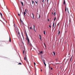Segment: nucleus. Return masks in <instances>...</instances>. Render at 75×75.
<instances>
[{"label":"nucleus","mask_w":75,"mask_h":75,"mask_svg":"<svg viewBox=\"0 0 75 75\" xmlns=\"http://www.w3.org/2000/svg\"><path fill=\"white\" fill-rule=\"evenodd\" d=\"M21 4H22L23 6L24 4H23V2H22L21 1Z\"/></svg>","instance_id":"nucleus-8"},{"label":"nucleus","mask_w":75,"mask_h":75,"mask_svg":"<svg viewBox=\"0 0 75 75\" xmlns=\"http://www.w3.org/2000/svg\"><path fill=\"white\" fill-rule=\"evenodd\" d=\"M32 15L33 16V19H34V20L35 18H34V14H33V13H32Z\"/></svg>","instance_id":"nucleus-9"},{"label":"nucleus","mask_w":75,"mask_h":75,"mask_svg":"<svg viewBox=\"0 0 75 75\" xmlns=\"http://www.w3.org/2000/svg\"><path fill=\"white\" fill-rule=\"evenodd\" d=\"M44 35L45 34V30L44 31Z\"/></svg>","instance_id":"nucleus-22"},{"label":"nucleus","mask_w":75,"mask_h":75,"mask_svg":"<svg viewBox=\"0 0 75 75\" xmlns=\"http://www.w3.org/2000/svg\"><path fill=\"white\" fill-rule=\"evenodd\" d=\"M9 42H11V39L10 38V37L9 38Z\"/></svg>","instance_id":"nucleus-14"},{"label":"nucleus","mask_w":75,"mask_h":75,"mask_svg":"<svg viewBox=\"0 0 75 75\" xmlns=\"http://www.w3.org/2000/svg\"><path fill=\"white\" fill-rule=\"evenodd\" d=\"M3 20H4V21H6V19H5V18H3Z\"/></svg>","instance_id":"nucleus-17"},{"label":"nucleus","mask_w":75,"mask_h":75,"mask_svg":"<svg viewBox=\"0 0 75 75\" xmlns=\"http://www.w3.org/2000/svg\"><path fill=\"white\" fill-rule=\"evenodd\" d=\"M52 13V14H53V13Z\"/></svg>","instance_id":"nucleus-52"},{"label":"nucleus","mask_w":75,"mask_h":75,"mask_svg":"<svg viewBox=\"0 0 75 75\" xmlns=\"http://www.w3.org/2000/svg\"><path fill=\"white\" fill-rule=\"evenodd\" d=\"M22 35V37H23V40H24V36L23 35Z\"/></svg>","instance_id":"nucleus-13"},{"label":"nucleus","mask_w":75,"mask_h":75,"mask_svg":"<svg viewBox=\"0 0 75 75\" xmlns=\"http://www.w3.org/2000/svg\"><path fill=\"white\" fill-rule=\"evenodd\" d=\"M39 35L40 37V39L41 40V35Z\"/></svg>","instance_id":"nucleus-16"},{"label":"nucleus","mask_w":75,"mask_h":75,"mask_svg":"<svg viewBox=\"0 0 75 75\" xmlns=\"http://www.w3.org/2000/svg\"><path fill=\"white\" fill-rule=\"evenodd\" d=\"M56 61H57V59H56Z\"/></svg>","instance_id":"nucleus-45"},{"label":"nucleus","mask_w":75,"mask_h":75,"mask_svg":"<svg viewBox=\"0 0 75 75\" xmlns=\"http://www.w3.org/2000/svg\"><path fill=\"white\" fill-rule=\"evenodd\" d=\"M40 54H41L42 53V51H41V52H40Z\"/></svg>","instance_id":"nucleus-25"},{"label":"nucleus","mask_w":75,"mask_h":75,"mask_svg":"<svg viewBox=\"0 0 75 75\" xmlns=\"http://www.w3.org/2000/svg\"><path fill=\"white\" fill-rule=\"evenodd\" d=\"M49 27H50V28H51V25H50L49 26Z\"/></svg>","instance_id":"nucleus-27"},{"label":"nucleus","mask_w":75,"mask_h":75,"mask_svg":"<svg viewBox=\"0 0 75 75\" xmlns=\"http://www.w3.org/2000/svg\"><path fill=\"white\" fill-rule=\"evenodd\" d=\"M24 33L26 37H27V32H26V31H25Z\"/></svg>","instance_id":"nucleus-6"},{"label":"nucleus","mask_w":75,"mask_h":75,"mask_svg":"<svg viewBox=\"0 0 75 75\" xmlns=\"http://www.w3.org/2000/svg\"><path fill=\"white\" fill-rule=\"evenodd\" d=\"M47 2L48 3V0H47Z\"/></svg>","instance_id":"nucleus-43"},{"label":"nucleus","mask_w":75,"mask_h":75,"mask_svg":"<svg viewBox=\"0 0 75 75\" xmlns=\"http://www.w3.org/2000/svg\"><path fill=\"white\" fill-rule=\"evenodd\" d=\"M44 45L45 47H46V45H45V43H44Z\"/></svg>","instance_id":"nucleus-24"},{"label":"nucleus","mask_w":75,"mask_h":75,"mask_svg":"<svg viewBox=\"0 0 75 75\" xmlns=\"http://www.w3.org/2000/svg\"><path fill=\"white\" fill-rule=\"evenodd\" d=\"M53 54H54V55H55V52H53Z\"/></svg>","instance_id":"nucleus-19"},{"label":"nucleus","mask_w":75,"mask_h":75,"mask_svg":"<svg viewBox=\"0 0 75 75\" xmlns=\"http://www.w3.org/2000/svg\"><path fill=\"white\" fill-rule=\"evenodd\" d=\"M20 14H19V13H18V16H20Z\"/></svg>","instance_id":"nucleus-33"},{"label":"nucleus","mask_w":75,"mask_h":75,"mask_svg":"<svg viewBox=\"0 0 75 75\" xmlns=\"http://www.w3.org/2000/svg\"><path fill=\"white\" fill-rule=\"evenodd\" d=\"M64 4H65V0H64V1L63 3Z\"/></svg>","instance_id":"nucleus-12"},{"label":"nucleus","mask_w":75,"mask_h":75,"mask_svg":"<svg viewBox=\"0 0 75 75\" xmlns=\"http://www.w3.org/2000/svg\"><path fill=\"white\" fill-rule=\"evenodd\" d=\"M65 11H67V8H65Z\"/></svg>","instance_id":"nucleus-36"},{"label":"nucleus","mask_w":75,"mask_h":75,"mask_svg":"<svg viewBox=\"0 0 75 75\" xmlns=\"http://www.w3.org/2000/svg\"><path fill=\"white\" fill-rule=\"evenodd\" d=\"M59 24H60V22H59V23L57 24V26H59Z\"/></svg>","instance_id":"nucleus-10"},{"label":"nucleus","mask_w":75,"mask_h":75,"mask_svg":"<svg viewBox=\"0 0 75 75\" xmlns=\"http://www.w3.org/2000/svg\"><path fill=\"white\" fill-rule=\"evenodd\" d=\"M24 60L26 61H27V56L26 55L24 58Z\"/></svg>","instance_id":"nucleus-3"},{"label":"nucleus","mask_w":75,"mask_h":75,"mask_svg":"<svg viewBox=\"0 0 75 75\" xmlns=\"http://www.w3.org/2000/svg\"><path fill=\"white\" fill-rule=\"evenodd\" d=\"M44 64H45V66L46 67V64H45V63H44Z\"/></svg>","instance_id":"nucleus-23"},{"label":"nucleus","mask_w":75,"mask_h":75,"mask_svg":"<svg viewBox=\"0 0 75 75\" xmlns=\"http://www.w3.org/2000/svg\"><path fill=\"white\" fill-rule=\"evenodd\" d=\"M35 2L36 4H38V3H37V2L36 1H35Z\"/></svg>","instance_id":"nucleus-32"},{"label":"nucleus","mask_w":75,"mask_h":75,"mask_svg":"<svg viewBox=\"0 0 75 75\" xmlns=\"http://www.w3.org/2000/svg\"><path fill=\"white\" fill-rule=\"evenodd\" d=\"M55 20H56V17H54V21H55Z\"/></svg>","instance_id":"nucleus-21"},{"label":"nucleus","mask_w":75,"mask_h":75,"mask_svg":"<svg viewBox=\"0 0 75 75\" xmlns=\"http://www.w3.org/2000/svg\"><path fill=\"white\" fill-rule=\"evenodd\" d=\"M36 17L37 18H38V19H39V18H40V14L37 13L36 14Z\"/></svg>","instance_id":"nucleus-2"},{"label":"nucleus","mask_w":75,"mask_h":75,"mask_svg":"<svg viewBox=\"0 0 75 75\" xmlns=\"http://www.w3.org/2000/svg\"><path fill=\"white\" fill-rule=\"evenodd\" d=\"M56 26V24H55L54 28Z\"/></svg>","instance_id":"nucleus-38"},{"label":"nucleus","mask_w":75,"mask_h":75,"mask_svg":"<svg viewBox=\"0 0 75 75\" xmlns=\"http://www.w3.org/2000/svg\"><path fill=\"white\" fill-rule=\"evenodd\" d=\"M55 12H54V16H55Z\"/></svg>","instance_id":"nucleus-37"},{"label":"nucleus","mask_w":75,"mask_h":75,"mask_svg":"<svg viewBox=\"0 0 75 75\" xmlns=\"http://www.w3.org/2000/svg\"><path fill=\"white\" fill-rule=\"evenodd\" d=\"M26 37H27L28 41V42H30V40H29V39L28 38V36H26Z\"/></svg>","instance_id":"nucleus-7"},{"label":"nucleus","mask_w":75,"mask_h":75,"mask_svg":"<svg viewBox=\"0 0 75 75\" xmlns=\"http://www.w3.org/2000/svg\"><path fill=\"white\" fill-rule=\"evenodd\" d=\"M15 24H14V26H15Z\"/></svg>","instance_id":"nucleus-48"},{"label":"nucleus","mask_w":75,"mask_h":75,"mask_svg":"<svg viewBox=\"0 0 75 75\" xmlns=\"http://www.w3.org/2000/svg\"><path fill=\"white\" fill-rule=\"evenodd\" d=\"M24 51L23 50V53L24 54Z\"/></svg>","instance_id":"nucleus-40"},{"label":"nucleus","mask_w":75,"mask_h":75,"mask_svg":"<svg viewBox=\"0 0 75 75\" xmlns=\"http://www.w3.org/2000/svg\"><path fill=\"white\" fill-rule=\"evenodd\" d=\"M66 8H67V6H66Z\"/></svg>","instance_id":"nucleus-49"},{"label":"nucleus","mask_w":75,"mask_h":75,"mask_svg":"<svg viewBox=\"0 0 75 75\" xmlns=\"http://www.w3.org/2000/svg\"><path fill=\"white\" fill-rule=\"evenodd\" d=\"M5 21L6 22V23H7V21H6H6Z\"/></svg>","instance_id":"nucleus-44"},{"label":"nucleus","mask_w":75,"mask_h":75,"mask_svg":"<svg viewBox=\"0 0 75 75\" xmlns=\"http://www.w3.org/2000/svg\"><path fill=\"white\" fill-rule=\"evenodd\" d=\"M21 38V40H22V39Z\"/></svg>","instance_id":"nucleus-53"},{"label":"nucleus","mask_w":75,"mask_h":75,"mask_svg":"<svg viewBox=\"0 0 75 75\" xmlns=\"http://www.w3.org/2000/svg\"><path fill=\"white\" fill-rule=\"evenodd\" d=\"M25 11L26 13H27V9H25Z\"/></svg>","instance_id":"nucleus-28"},{"label":"nucleus","mask_w":75,"mask_h":75,"mask_svg":"<svg viewBox=\"0 0 75 75\" xmlns=\"http://www.w3.org/2000/svg\"><path fill=\"white\" fill-rule=\"evenodd\" d=\"M0 15H1V17H2V13H0Z\"/></svg>","instance_id":"nucleus-18"},{"label":"nucleus","mask_w":75,"mask_h":75,"mask_svg":"<svg viewBox=\"0 0 75 75\" xmlns=\"http://www.w3.org/2000/svg\"><path fill=\"white\" fill-rule=\"evenodd\" d=\"M70 59H70V61H71V59H72V57L70 58Z\"/></svg>","instance_id":"nucleus-31"},{"label":"nucleus","mask_w":75,"mask_h":75,"mask_svg":"<svg viewBox=\"0 0 75 75\" xmlns=\"http://www.w3.org/2000/svg\"><path fill=\"white\" fill-rule=\"evenodd\" d=\"M50 21V20H48V21Z\"/></svg>","instance_id":"nucleus-51"},{"label":"nucleus","mask_w":75,"mask_h":75,"mask_svg":"<svg viewBox=\"0 0 75 75\" xmlns=\"http://www.w3.org/2000/svg\"><path fill=\"white\" fill-rule=\"evenodd\" d=\"M52 68H51V70H52Z\"/></svg>","instance_id":"nucleus-46"},{"label":"nucleus","mask_w":75,"mask_h":75,"mask_svg":"<svg viewBox=\"0 0 75 75\" xmlns=\"http://www.w3.org/2000/svg\"><path fill=\"white\" fill-rule=\"evenodd\" d=\"M59 33H60V31H59L58 32V35H59Z\"/></svg>","instance_id":"nucleus-30"},{"label":"nucleus","mask_w":75,"mask_h":75,"mask_svg":"<svg viewBox=\"0 0 75 75\" xmlns=\"http://www.w3.org/2000/svg\"><path fill=\"white\" fill-rule=\"evenodd\" d=\"M69 23H70V22H71V18H70V19L69 20Z\"/></svg>","instance_id":"nucleus-29"},{"label":"nucleus","mask_w":75,"mask_h":75,"mask_svg":"<svg viewBox=\"0 0 75 75\" xmlns=\"http://www.w3.org/2000/svg\"><path fill=\"white\" fill-rule=\"evenodd\" d=\"M34 65H35V62H34Z\"/></svg>","instance_id":"nucleus-34"},{"label":"nucleus","mask_w":75,"mask_h":75,"mask_svg":"<svg viewBox=\"0 0 75 75\" xmlns=\"http://www.w3.org/2000/svg\"><path fill=\"white\" fill-rule=\"evenodd\" d=\"M18 33H17V37L19 38H21V35H20V32H19V31H18Z\"/></svg>","instance_id":"nucleus-1"},{"label":"nucleus","mask_w":75,"mask_h":75,"mask_svg":"<svg viewBox=\"0 0 75 75\" xmlns=\"http://www.w3.org/2000/svg\"><path fill=\"white\" fill-rule=\"evenodd\" d=\"M32 4H33V3H34V1L32 0Z\"/></svg>","instance_id":"nucleus-26"},{"label":"nucleus","mask_w":75,"mask_h":75,"mask_svg":"<svg viewBox=\"0 0 75 75\" xmlns=\"http://www.w3.org/2000/svg\"><path fill=\"white\" fill-rule=\"evenodd\" d=\"M52 27L53 28H54V23H53Z\"/></svg>","instance_id":"nucleus-11"},{"label":"nucleus","mask_w":75,"mask_h":75,"mask_svg":"<svg viewBox=\"0 0 75 75\" xmlns=\"http://www.w3.org/2000/svg\"><path fill=\"white\" fill-rule=\"evenodd\" d=\"M35 25H33V28H34V29H35Z\"/></svg>","instance_id":"nucleus-35"},{"label":"nucleus","mask_w":75,"mask_h":75,"mask_svg":"<svg viewBox=\"0 0 75 75\" xmlns=\"http://www.w3.org/2000/svg\"><path fill=\"white\" fill-rule=\"evenodd\" d=\"M18 65H22V64H21V63H19L18 64Z\"/></svg>","instance_id":"nucleus-15"},{"label":"nucleus","mask_w":75,"mask_h":75,"mask_svg":"<svg viewBox=\"0 0 75 75\" xmlns=\"http://www.w3.org/2000/svg\"><path fill=\"white\" fill-rule=\"evenodd\" d=\"M23 15L24 17H25V11H24V12H23Z\"/></svg>","instance_id":"nucleus-4"},{"label":"nucleus","mask_w":75,"mask_h":75,"mask_svg":"<svg viewBox=\"0 0 75 75\" xmlns=\"http://www.w3.org/2000/svg\"><path fill=\"white\" fill-rule=\"evenodd\" d=\"M30 30H31L32 28H31V27H30Z\"/></svg>","instance_id":"nucleus-39"},{"label":"nucleus","mask_w":75,"mask_h":75,"mask_svg":"<svg viewBox=\"0 0 75 75\" xmlns=\"http://www.w3.org/2000/svg\"><path fill=\"white\" fill-rule=\"evenodd\" d=\"M67 11H68V8H67Z\"/></svg>","instance_id":"nucleus-42"},{"label":"nucleus","mask_w":75,"mask_h":75,"mask_svg":"<svg viewBox=\"0 0 75 75\" xmlns=\"http://www.w3.org/2000/svg\"><path fill=\"white\" fill-rule=\"evenodd\" d=\"M44 0H43V1H42V2H44Z\"/></svg>","instance_id":"nucleus-41"},{"label":"nucleus","mask_w":75,"mask_h":75,"mask_svg":"<svg viewBox=\"0 0 75 75\" xmlns=\"http://www.w3.org/2000/svg\"><path fill=\"white\" fill-rule=\"evenodd\" d=\"M42 61H43L44 63H45V60H44V59H43L42 60Z\"/></svg>","instance_id":"nucleus-20"},{"label":"nucleus","mask_w":75,"mask_h":75,"mask_svg":"<svg viewBox=\"0 0 75 75\" xmlns=\"http://www.w3.org/2000/svg\"><path fill=\"white\" fill-rule=\"evenodd\" d=\"M41 71H42V70L41 69Z\"/></svg>","instance_id":"nucleus-47"},{"label":"nucleus","mask_w":75,"mask_h":75,"mask_svg":"<svg viewBox=\"0 0 75 75\" xmlns=\"http://www.w3.org/2000/svg\"><path fill=\"white\" fill-rule=\"evenodd\" d=\"M38 54H40V53H38Z\"/></svg>","instance_id":"nucleus-50"},{"label":"nucleus","mask_w":75,"mask_h":75,"mask_svg":"<svg viewBox=\"0 0 75 75\" xmlns=\"http://www.w3.org/2000/svg\"><path fill=\"white\" fill-rule=\"evenodd\" d=\"M20 21H21V24H24V23H23V22L21 20V19H20Z\"/></svg>","instance_id":"nucleus-5"}]
</instances>
